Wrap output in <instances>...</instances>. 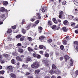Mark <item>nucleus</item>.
<instances>
[{"mask_svg": "<svg viewBox=\"0 0 78 78\" xmlns=\"http://www.w3.org/2000/svg\"><path fill=\"white\" fill-rule=\"evenodd\" d=\"M39 63L38 62H35L31 66V67L32 68H38L39 67Z\"/></svg>", "mask_w": 78, "mask_h": 78, "instance_id": "f257e3e1", "label": "nucleus"}, {"mask_svg": "<svg viewBox=\"0 0 78 78\" xmlns=\"http://www.w3.org/2000/svg\"><path fill=\"white\" fill-rule=\"evenodd\" d=\"M49 72L51 74H53L54 73H57V74H60L61 73V72L59 70H55L54 71V70L52 69L51 70L49 71Z\"/></svg>", "mask_w": 78, "mask_h": 78, "instance_id": "f03ea898", "label": "nucleus"}, {"mask_svg": "<svg viewBox=\"0 0 78 78\" xmlns=\"http://www.w3.org/2000/svg\"><path fill=\"white\" fill-rule=\"evenodd\" d=\"M47 10V8L45 6H44L42 7L41 9V11L43 12H45Z\"/></svg>", "mask_w": 78, "mask_h": 78, "instance_id": "7ed1b4c3", "label": "nucleus"}, {"mask_svg": "<svg viewBox=\"0 0 78 78\" xmlns=\"http://www.w3.org/2000/svg\"><path fill=\"white\" fill-rule=\"evenodd\" d=\"M64 58L65 59V62H67V60L69 59V58H70V57L69 56L65 55L64 56Z\"/></svg>", "mask_w": 78, "mask_h": 78, "instance_id": "20e7f679", "label": "nucleus"}, {"mask_svg": "<svg viewBox=\"0 0 78 78\" xmlns=\"http://www.w3.org/2000/svg\"><path fill=\"white\" fill-rule=\"evenodd\" d=\"M12 66H9L7 67V69H9L10 71L12 72L13 71V69H12Z\"/></svg>", "mask_w": 78, "mask_h": 78, "instance_id": "39448f33", "label": "nucleus"}, {"mask_svg": "<svg viewBox=\"0 0 78 78\" xmlns=\"http://www.w3.org/2000/svg\"><path fill=\"white\" fill-rule=\"evenodd\" d=\"M52 28L53 30H58V29H59V27H58V28H57L56 26L54 25L52 27Z\"/></svg>", "mask_w": 78, "mask_h": 78, "instance_id": "423d86ee", "label": "nucleus"}, {"mask_svg": "<svg viewBox=\"0 0 78 78\" xmlns=\"http://www.w3.org/2000/svg\"><path fill=\"white\" fill-rule=\"evenodd\" d=\"M0 11H2V12H3L4 11H5V12H8V10L7 9H5L4 8H2L0 9Z\"/></svg>", "mask_w": 78, "mask_h": 78, "instance_id": "0eeeda50", "label": "nucleus"}, {"mask_svg": "<svg viewBox=\"0 0 78 78\" xmlns=\"http://www.w3.org/2000/svg\"><path fill=\"white\" fill-rule=\"evenodd\" d=\"M10 76L12 78H16V76L13 73H11L10 74Z\"/></svg>", "mask_w": 78, "mask_h": 78, "instance_id": "6e6552de", "label": "nucleus"}, {"mask_svg": "<svg viewBox=\"0 0 78 78\" xmlns=\"http://www.w3.org/2000/svg\"><path fill=\"white\" fill-rule=\"evenodd\" d=\"M16 59L17 61H22V58L19 56H17L16 57Z\"/></svg>", "mask_w": 78, "mask_h": 78, "instance_id": "1a4fd4ad", "label": "nucleus"}, {"mask_svg": "<svg viewBox=\"0 0 78 78\" xmlns=\"http://www.w3.org/2000/svg\"><path fill=\"white\" fill-rule=\"evenodd\" d=\"M27 50L29 51H30V52H31V51H33V49L30 47H28L27 48Z\"/></svg>", "mask_w": 78, "mask_h": 78, "instance_id": "9d476101", "label": "nucleus"}, {"mask_svg": "<svg viewBox=\"0 0 78 78\" xmlns=\"http://www.w3.org/2000/svg\"><path fill=\"white\" fill-rule=\"evenodd\" d=\"M41 72V70L39 69H37L35 71V73L36 75H37L38 73H39V72Z\"/></svg>", "mask_w": 78, "mask_h": 78, "instance_id": "9b49d317", "label": "nucleus"}, {"mask_svg": "<svg viewBox=\"0 0 78 78\" xmlns=\"http://www.w3.org/2000/svg\"><path fill=\"white\" fill-rule=\"evenodd\" d=\"M63 23L65 25H67L69 24V22L67 20H65L64 21Z\"/></svg>", "mask_w": 78, "mask_h": 78, "instance_id": "f8f14e48", "label": "nucleus"}, {"mask_svg": "<svg viewBox=\"0 0 78 78\" xmlns=\"http://www.w3.org/2000/svg\"><path fill=\"white\" fill-rule=\"evenodd\" d=\"M39 31V33H41L42 32V28L41 27H38Z\"/></svg>", "mask_w": 78, "mask_h": 78, "instance_id": "ddd939ff", "label": "nucleus"}, {"mask_svg": "<svg viewBox=\"0 0 78 78\" xmlns=\"http://www.w3.org/2000/svg\"><path fill=\"white\" fill-rule=\"evenodd\" d=\"M27 39L28 41H30V42H31L33 41V39L31 38V37H27Z\"/></svg>", "mask_w": 78, "mask_h": 78, "instance_id": "4468645a", "label": "nucleus"}, {"mask_svg": "<svg viewBox=\"0 0 78 78\" xmlns=\"http://www.w3.org/2000/svg\"><path fill=\"white\" fill-rule=\"evenodd\" d=\"M28 65H25V64L23 65V67H24L25 69H27L28 68Z\"/></svg>", "mask_w": 78, "mask_h": 78, "instance_id": "2eb2a0df", "label": "nucleus"}, {"mask_svg": "<svg viewBox=\"0 0 78 78\" xmlns=\"http://www.w3.org/2000/svg\"><path fill=\"white\" fill-rule=\"evenodd\" d=\"M52 20L54 22V23H55L57 24L58 23V22L56 20V18H53Z\"/></svg>", "mask_w": 78, "mask_h": 78, "instance_id": "dca6fc26", "label": "nucleus"}, {"mask_svg": "<svg viewBox=\"0 0 78 78\" xmlns=\"http://www.w3.org/2000/svg\"><path fill=\"white\" fill-rule=\"evenodd\" d=\"M62 30L63 31H65V32H66L67 31V28H66V27H64L62 28Z\"/></svg>", "mask_w": 78, "mask_h": 78, "instance_id": "f3484780", "label": "nucleus"}, {"mask_svg": "<svg viewBox=\"0 0 78 78\" xmlns=\"http://www.w3.org/2000/svg\"><path fill=\"white\" fill-rule=\"evenodd\" d=\"M70 62H71L70 66H72L73 64V60H72V59H71L70 60Z\"/></svg>", "mask_w": 78, "mask_h": 78, "instance_id": "a211bd4d", "label": "nucleus"}, {"mask_svg": "<svg viewBox=\"0 0 78 78\" xmlns=\"http://www.w3.org/2000/svg\"><path fill=\"white\" fill-rule=\"evenodd\" d=\"M37 15L38 16V19H41V16H40V15H41V14H40V13H37Z\"/></svg>", "mask_w": 78, "mask_h": 78, "instance_id": "6ab92c4d", "label": "nucleus"}, {"mask_svg": "<svg viewBox=\"0 0 78 78\" xmlns=\"http://www.w3.org/2000/svg\"><path fill=\"white\" fill-rule=\"evenodd\" d=\"M73 17H74L72 15H69V19H71V20L73 19Z\"/></svg>", "mask_w": 78, "mask_h": 78, "instance_id": "aec40b11", "label": "nucleus"}, {"mask_svg": "<svg viewBox=\"0 0 78 78\" xmlns=\"http://www.w3.org/2000/svg\"><path fill=\"white\" fill-rule=\"evenodd\" d=\"M12 32V30L11 29H9L7 31V33L10 34Z\"/></svg>", "mask_w": 78, "mask_h": 78, "instance_id": "412c9836", "label": "nucleus"}, {"mask_svg": "<svg viewBox=\"0 0 78 78\" xmlns=\"http://www.w3.org/2000/svg\"><path fill=\"white\" fill-rule=\"evenodd\" d=\"M44 55H45V57H46V58L49 57V54L48 53H46L45 55L44 54Z\"/></svg>", "mask_w": 78, "mask_h": 78, "instance_id": "4be33fe9", "label": "nucleus"}, {"mask_svg": "<svg viewBox=\"0 0 78 78\" xmlns=\"http://www.w3.org/2000/svg\"><path fill=\"white\" fill-rule=\"evenodd\" d=\"M12 55H13V56H17L18 55V54L17 53H16V52H14L12 53Z\"/></svg>", "mask_w": 78, "mask_h": 78, "instance_id": "5701e85b", "label": "nucleus"}, {"mask_svg": "<svg viewBox=\"0 0 78 78\" xmlns=\"http://www.w3.org/2000/svg\"><path fill=\"white\" fill-rule=\"evenodd\" d=\"M25 38V36H23L20 39V41H23L24 39Z\"/></svg>", "mask_w": 78, "mask_h": 78, "instance_id": "b1692460", "label": "nucleus"}, {"mask_svg": "<svg viewBox=\"0 0 78 78\" xmlns=\"http://www.w3.org/2000/svg\"><path fill=\"white\" fill-rule=\"evenodd\" d=\"M52 67L53 69H56V66L54 64L52 65Z\"/></svg>", "mask_w": 78, "mask_h": 78, "instance_id": "393cba45", "label": "nucleus"}, {"mask_svg": "<svg viewBox=\"0 0 78 78\" xmlns=\"http://www.w3.org/2000/svg\"><path fill=\"white\" fill-rule=\"evenodd\" d=\"M18 51L19 52H20V53H23V49H19L18 50Z\"/></svg>", "mask_w": 78, "mask_h": 78, "instance_id": "a878e982", "label": "nucleus"}, {"mask_svg": "<svg viewBox=\"0 0 78 78\" xmlns=\"http://www.w3.org/2000/svg\"><path fill=\"white\" fill-rule=\"evenodd\" d=\"M21 36L22 35H18L16 36V38L17 39H19L21 37Z\"/></svg>", "mask_w": 78, "mask_h": 78, "instance_id": "bb28decb", "label": "nucleus"}, {"mask_svg": "<svg viewBox=\"0 0 78 78\" xmlns=\"http://www.w3.org/2000/svg\"><path fill=\"white\" fill-rule=\"evenodd\" d=\"M42 62L44 64H47V60H43L42 61Z\"/></svg>", "mask_w": 78, "mask_h": 78, "instance_id": "cd10ccee", "label": "nucleus"}, {"mask_svg": "<svg viewBox=\"0 0 78 78\" xmlns=\"http://www.w3.org/2000/svg\"><path fill=\"white\" fill-rule=\"evenodd\" d=\"M45 38V37L44 36H42L40 37L39 39L40 40H43V39H44V38Z\"/></svg>", "mask_w": 78, "mask_h": 78, "instance_id": "c85d7f7f", "label": "nucleus"}, {"mask_svg": "<svg viewBox=\"0 0 78 78\" xmlns=\"http://www.w3.org/2000/svg\"><path fill=\"white\" fill-rule=\"evenodd\" d=\"M3 3V5H8V2L6 1H4Z\"/></svg>", "mask_w": 78, "mask_h": 78, "instance_id": "c756f323", "label": "nucleus"}, {"mask_svg": "<svg viewBox=\"0 0 78 78\" xmlns=\"http://www.w3.org/2000/svg\"><path fill=\"white\" fill-rule=\"evenodd\" d=\"M3 56L7 58L8 57V55L7 54H4L3 55Z\"/></svg>", "mask_w": 78, "mask_h": 78, "instance_id": "7c9ffc66", "label": "nucleus"}, {"mask_svg": "<svg viewBox=\"0 0 78 78\" xmlns=\"http://www.w3.org/2000/svg\"><path fill=\"white\" fill-rule=\"evenodd\" d=\"M5 17V14H2L0 16L1 18H3Z\"/></svg>", "mask_w": 78, "mask_h": 78, "instance_id": "2f4dec72", "label": "nucleus"}, {"mask_svg": "<svg viewBox=\"0 0 78 78\" xmlns=\"http://www.w3.org/2000/svg\"><path fill=\"white\" fill-rule=\"evenodd\" d=\"M27 32V31H26V30L25 29H22V33H23V34H25V33H26V32Z\"/></svg>", "mask_w": 78, "mask_h": 78, "instance_id": "473e14b6", "label": "nucleus"}, {"mask_svg": "<svg viewBox=\"0 0 78 78\" xmlns=\"http://www.w3.org/2000/svg\"><path fill=\"white\" fill-rule=\"evenodd\" d=\"M66 3H67V2L66 1H64L62 2V5H66Z\"/></svg>", "mask_w": 78, "mask_h": 78, "instance_id": "72a5a7b5", "label": "nucleus"}, {"mask_svg": "<svg viewBox=\"0 0 78 78\" xmlns=\"http://www.w3.org/2000/svg\"><path fill=\"white\" fill-rule=\"evenodd\" d=\"M7 40L9 41H11L12 40V38L10 37H9L7 39Z\"/></svg>", "mask_w": 78, "mask_h": 78, "instance_id": "f704fd0d", "label": "nucleus"}, {"mask_svg": "<svg viewBox=\"0 0 78 78\" xmlns=\"http://www.w3.org/2000/svg\"><path fill=\"white\" fill-rule=\"evenodd\" d=\"M39 48H40V49H42V48H44V46L42 45H40V46H39Z\"/></svg>", "mask_w": 78, "mask_h": 78, "instance_id": "c9c22d12", "label": "nucleus"}, {"mask_svg": "<svg viewBox=\"0 0 78 78\" xmlns=\"http://www.w3.org/2000/svg\"><path fill=\"white\" fill-rule=\"evenodd\" d=\"M48 25H52V22L51 21H49L48 22Z\"/></svg>", "mask_w": 78, "mask_h": 78, "instance_id": "e433bc0d", "label": "nucleus"}, {"mask_svg": "<svg viewBox=\"0 0 78 78\" xmlns=\"http://www.w3.org/2000/svg\"><path fill=\"white\" fill-rule=\"evenodd\" d=\"M4 73H5V72L3 70L0 71V73L1 74H2V75H3Z\"/></svg>", "mask_w": 78, "mask_h": 78, "instance_id": "4c0bfd02", "label": "nucleus"}, {"mask_svg": "<svg viewBox=\"0 0 78 78\" xmlns=\"http://www.w3.org/2000/svg\"><path fill=\"white\" fill-rule=\"evenodd\" d=\"M75 25V23H71V26L72 27H74Z\"/></svg>", "mask_w": 78, "mask_h": 78, "instance_id": "58836bf2", "label": "nucleus"}, {"mask_svg": "<svg viewBox=\"0 0 78 78\" xmlns=\"http://www.w3.org/2000/svg\"><path fill=\"white\" fill-rule=\"evenodd\" d=\"M22 45V43H20L17 44V47H20Z\"/></svg>", "mask_w": 78, "mask_h": 78, "instance_id": "ea45409f", "label": "nucleus"}, {"mask_svg": "<svg viewBox=\"0 0 78 78\" xmlns=\"http://www.w3.org/2000/svg\"><path fill=\"white\" fill-rule=\"evenodd\" d=\"M66 39L68 41H69L70 39V38H69V36H67L66 37Z\"/></svg>", "mask_w": 78, "mask_h": 78, "instance_id": "a19ab883", "label": "nucleus"}, {"mask_svg": "<svg viewBox=\"0 0 78 78\" xmlns=\"http://www.w3.org/2000/svg\"><path fill=\"white\" fill-rule=\"evenodd\" d=\"M33 55L34 57H35V58L37 57V55H36L35 53H34Z\"/></svg>", "mask_w": 78, "mask_h": 78, "instance_id": "79ce46f5", "label": "nucleus"}, {"mask_svg": "<svg viewBox=\"0 0 78 78\" xmlns=\"http://www.w3.org/2000/svg\"><path fill=\"white\" fill-rule=\"evenodd\" d=\"M30 26H31V25H29V26L26 27L27 30H29V29L30 28Z\"/></svg>", "mask_w": 78, "mask_h": 78, "instance_id": "37998d69", "label": "nucleus"}, {"mask_svg": "<svg viewBox=\"0 0 78 78\" xmlns=\"http://www.w3.org/2000/svg\"><path fill=\"white\" fill-rule=\"evenodd\" d=\"M14 59H12L11 60V63H12V64H15V62H14Z\"/></svg>", "mask_w": 78, "mask_h": 78, "instance_id": "c03bdc74", "label": "nucleus"}, {"mask_svg": "<svg viewBox=\"0 0 78 78\" xmlns=\"http://www.w3.org/2000/svg\"><path fill=\"white\" fill-rule=\"evenodd\" d=\"M74 44L76 45H78V42L76 41L74 42Z\"/></svg>", "mask_w": 78, "mask_h": 78, "instance_id": "a18cd8bd", "label": "nucleus"}, {"mask_svg": "<svg viewBox=\"0 0 78 78\" xmlns=\"http://www.w3.org/2000/svg\"><path fill=\"white\" fill-rule=\"evenodd\" d=\"M60 48L62 50L63 49H64V46L63 45H61L60 46Z\"/></svg>", "mask_w": 78, "mask_h": 78, "instance_id": "49530a36", "label": "nucleus"}, {"mask_svg": "<svg viewBox=\"0 0 78 78\" xmlns=\"http://www.w3.org/2000/svg\"><path fill=\"white\" fill-rule=\"evenodd\" d=\"M27 59L29 61H31V58L30 57H28L27 58Z\"/></svg>", "mask_w": 78, "mask_h": 78, "instance_id": "de8ad7c7", "label": "nucleus"}, {"mask_svg": "<svg viewBox=\"0 0 78 78\" xmlns=\"http://www.w3.org/2000/svg\"><path fill=\"white\" fill-rule=\"evenodd\" d=\"M78 12V11L77 10V9H75L74 10V13L75 14L76 13H77V12Z\"/></svg>", "mask_w": 78, "mask_h": 78, "instance_id": "09e8293b", "label": "nucleus"}, {"mask_svg": "<svg viewBox=\"0 0 78 78\" xmlns=\"http://www.w3.org/2000/svg\"><path fill=\"white\" fill-rule=\"evenodd\" d=\"M35 20H36V19L34 18H31V19H30V20L32 21V22H34Z\"/></svg>", "mask_w": 78, "mask_h": 78, "instance_id": "8fccbe9b", "label": "nucleus"}, {"mask_svg": "<svg viewBox=\"0 0 78 78\" xmlns=\"http://www.w3.org/2000/svg\"><path fill=\"white\" fill-rule=\"evenodd\" d=\"M67 42V41L66 40L64 41L63 42V44H64V45H66V43Z\"/></svg>", "mask_w": 78, "mask_h": 78, "instance_id": "3c124183", "label": "nucleus"}, {"mask_svg": "<svg viewBox=\"0 0 78 78\" xmlns=\"http://www.w3.org/2000/svg\"><path fill=\"white\" fill-rule=\"evenodd\" d=\"M30 74L29 72H27L26 73V75L27 76H28V75H29Z\"/></svg>", "mask_w": 78, "mask_h": 78, "instance_id": "603ef678", "label": "nucleus"}, {"mask_svg": "<svg viewBox=\"0 0 78 78\" xmlns=\"http://www.w3.org/2000/svg\"><path fill=\"white\" fill-rule=\"evenodd\" d=\"M39 23V20H37L35 22L36 24H38Z\"/></svg>", "mask_w": 78, "mask_h": 78, "instance_id": "864d4df0", "label": "nucleus"}, {"mask_svg": "<svg viewBox=\"0 0 78 78\" xmlns=\"http://www.w3.org/2000/svg\"><path fill=\"white\" fill-rule=\"evenodd\" d=\"M64 13V12H63V11H61L59 13V14L60 15H61L62 16V14Z\"/></svg>", "mask_w": 78, "mask_h": 78, "instance_id": "5fc2aeb1", "label": "nucleus"}, {"mask_svg": "<svg viewBox=\"0 0 78 78\" xmlns=\"http://www.w3.org/2000/svg\"><path fill=\"white\" fill-rule=\"evenodd\" d=\"M27 78H34L33 76H27Z\"/></svg>", "mask_w": 78, "mask_h": 78, "instance_id": "6e6d98bb", "label": "nucleus"}, {"mask_svg": "<svg viewBox=\"0 0 78 78\" xmlns=\"http://www.w3.org/2000/svg\"><path fill=\"white\" fill-rule=\"evenodd\" d=\"M37 58L38 59H40V58H41V55H37Z\"/></svg>", "mask_w": 78, "mask_h": 78, "instance_id": "4d7b16f0", "label": "nucleus"}, {"mask_svg": "<svg viewBox=\"0 0 78 78\" xmlns=\"http://www.w3.org/2000/svg\"><path fill=\"white\" fill-rule=\"evenodd\" d=\"M74 4L76 5V6H78V2H75L74 3Z\"/></svg>", "mask_w": 78, "mask_h": 78, "instance_id": "13d9d810", "label": "nucleus"}, {"mask_svg": "<svg viewBox=\"0 0 78 78\" xmlns=\"http://www.w3.org/2000/svg\"><path fill=\"white\" fill-rule=\"evenodd\" d=\"M64 59V58L62 57H61L60 58V59L61 60V61H62L63 59Z\"/></svg>", "mask_w": 78, "mask_h": 78, "instance_id": "bf43d9fd", "label": "nucleus"}, {"mask_svg": "<svg viewBox=\"0 0 78 78\" xmlns=\"http://www.w3.org/2000/svg\"><path fill=\"white\" fill-rule=\"evenodd\" d=\"M25 22V20H23L22 22V24H23V23H24Z\"/></svg>", "mask_w": 78, "mask_h": 78, "instance_id": "052dcab7", "label": "nucleus"}, {"mask_svg": "<svg viewBox=\"0 0 78 78\" xmlns=\"http://www.w3.org/2000/svg\"><path fill=\"white\" fill-rule=\"evenodd\" d=\"M75 33H76V34H78V30H75Z\"/></svg>", "mask_w": 78, "mask_h": 78, "instance_id": "680f3d73", "label": "nucleus"}, {"mask_svg": "<svg viewBox=\"0 0 78 78\" xmlns=\"http://www.w3.org/2000/svg\"><path fill=\"white\" fill-rule=\"evenodd\" d=\"M40 54H41V55H43L44 52H43V51H40Z\"/></svg>", "mask_w": 78, "mask_h": 78, "instance_id": "e2e57ef3", "label": "nucleus"}, {"mask_svg": "<svg viewBox=\"0 0 78 78\" xmlns=\"http://www.w3.org/2000/svg\"><path fill=\"white\" fill-rule=\"evenodd\" d=\"M48 41H49V42H51L52 41V40L51 39H49L48 40Z\"/></svg>", "mask_w": 78, "mask_h": 78, "instance_id": "0e129e2a", "label": "nucleus"}, {"mask_svg": "<svg viewBox=\"0 0 78 78\" xmlns=\"http://www.w3.org/2000/svg\"><path fill=\"white\" fill-rule=\"evenodd\" d=\"M28 58L27 59H26L25 61V62H26V63H27V62H28Z\"/></svg>", "mask_w": 78, "mask_h": 78, "instance_id": "69168bd1", "label": "nucleus"}, {"mask_svg": "<svg viewBox=\"0 0 78 78\" xmlns=\"http://www.w3.org/2000/svg\"><path fill=\"white\" fill-rule=\"evenodd\" d=\"M12 28L13 29H16V26H14L13 27H12Z\"/></svg>", "mask_w": 78, "mask_h": 78, "instance_id": "338daca9", "label": "nucleus"}, {"mask_svg": "<svg viewBox=\"0 0 78 78\" xmlns=\"http://www.w3.org/2000/svg\"><path fill=\"white\" fill-rule=\"evenodd\" d=\"M75 73H76V75H78V70H76V71Z\"/></svg>", "mask_w": 78, "mask_h": 78, "instance_id": "774afa93", "label": "nucleus"}]
</instances>
